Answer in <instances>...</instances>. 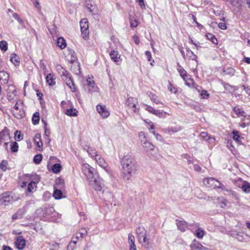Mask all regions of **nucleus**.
<instances>
[{"mask_svg":"<svg viewBox=\"0 0 250 250\" xmlns=\"http://www.w3.org/2000/svg\"><path fill=\"white\" fill-rule=\"evenodd\" d=\"M86 6L87 8V9L89 10L90 12H93L95 8V6L92 5L91 4H90V5H89V4L87 3V4H86Z\"/></svg>","mask_w":250,"mask_h":250,"instance_id":"64","label":"nucleus"},{"mask_svg":"<svg viewBox=\"0 0 250 250\" xmlns=\"http://www.w3.org/2000/svg\"><path fill=\"white\" fill-rule=\"evenodd\" d=\"M0 201L3 205L8 206L13 202L14 199L9 192H5L0 195Z\"/></svg>","mask_w":250,"mask_h":250,"instance_id":"7","label":"nucleus"},{"mask_svg":"<svg viewBox=\"0 0 250 250\" xmlns=\"http://www.w3.org/2000/svg\"><path fill=\"white\" fill-rule=\"evenodd\" d=\"M10 61L15 66L19 65V57L16 54H12L11 55Z\"/></svg>","mask_w":250,"mask_h":250,"instance_id":"32","label":"nucleus"},{"mask_svg":"<svg viewBox=\"0 0 250 250\" xmlns=\"http://www.w3.org/2000/svg\"><path fill=\"white\" fill-rule=\"evenodd\" d=\"M168 88V90L171 93H176L177 92L176 88L173 85H172V84L170 82H169Z\"/></svg>","mask_w":250,"mask_h":250,"instance_id":"53","label":"nucleus"},{"mask_svg":"<svg viewBox=\"0 0 250 250\" xmlns=\"http://www.w3.org/2000/svg\"><path fill=\"white\" fill-rule=\"evenodd\" d=\"M146 110L152 114H154V112H155V109H154L152 107L148 105L146 106Z\"/></svg>","mask_w":250,"mask_h":250,"instance_id":"61","label":"nucleus"},{"mask_svg":"<svg viewBox=\"0 0 250 250\" xmlns=\"http://www.w3.org/2000/svg\"><path fill=\"white\" fill-rule=\"evenodd\" d=\"M137 104L138 100L136 98L129 97L126 101L125 104L129 108L132 109L134 112H136V111L139 109V106Z\"/></svg>","mask_w":250,"mask_h":250,"instance_id":"5","label":"nucleus"},{"mask_svg":"<svg viewBox=\"0 0 250 250\" xmlns=\"http://www.w3.org/2000/svg\"><path fill=\"white\" fill-rule=\"evenodd\" d=\"M200 136L201 138L207 141L212 139L213 140H215L214 138H212L209 136L208 134L206 132H201L200 134Z\"/></svg>","mask_w":250,"mask_h":250,"instance_id":"38","label":"nucleus"},{"mask_svg":"<svg viewBox=\"0 0 250 250\" xmlns=\"http://www.w3.org/2000/svg\"><path fill=\"white\" fill-rule=\"evenodd\" d=\"M34 144L37 146V149L38 150H42V143L41 140V135L40 133H36L34 137Z\"/></svg>","mask_w":250,"mask_h":250,"instance_id":"13","label":"nucleus"},{"mask_svg":"<svg viewBox=\"0 0 250 250\" xmlns=\"http://www.w3.org/2000/svg\"><path fill=\"white\" fill-rule=\"evenodd\" d=\"M111 59L115 62L118 63L121 62V55L118 51L113 50L109 54Z\"/></svg>","mask_w":250,"mask_h":250,"instance_id":"14","label":"nucleus"},{"mask_svg":"<svg viewBox=\"0 0 250 250\" xmlns=\"http://www.w3.org/2000/svg\"><path fill=\"white\" fill-rule=\"evenodd\" d=\"M13 116L18 119H21L25 116V112L23 110H12Z\"/></svg>","mask_w":250,"mask_h":250,"instance_id":"22","label":"nucleus"},{"mask_svg":"<svg viewBox=\"0 0 250 250\" xmlns=\"http://www.w3.org/2000/svg\"><path fill=\"white\" fill-rule=\"evenodd\" d=\"M65 84L70 88L72 92H75L76 90V86L75 85L74 81L72 79V77H71L68 79L63 81Z\"/></svg>","mask_w":250,"mask_h":250,"instance_id":"19","label":"nucleus"},{"mask_svg":"<svg viewBox=\"0 0 250 250\" xmlns=\"http://www.w3.org/2000/svg\"><path fill=\"white\" fill-rule=\"evenodd\" d=\"M232 110L235 113V114L237 115V116L238 117H246L245 111L242 110V109H241L239 108H237L236 107H233L232 108Z\"/></svg>","mask_w":250,"mask_h":250,"instance_id":"29","label":"nucleus"},{"mask_svg":"<svg viewBox=\"0 0 250 250\" xmlns=\"http://www.w3.org/2000/svg\"><path fill=\"white\" fill-rule=\"evenodd\" d=\"M56 69L60 76L66 71L65 68L59 64L56 65Z\"/></svg>","mask_w":250,"mask_h":250,"instance_id":"47","label":"nucleus"},{"mask_svg":"<svg viewBox=\"0 0 250 250\" xmlns=\"http://www.w3.org/2000/svg\"><path fill=\"white\" fill-rule=\"evenodd\" d=\"M203 183L206 187L213 189L223 190L225 188V186L221 182L212 177L204 179Z\"/></svg>","mask_w":250,"mask_h":250,"instance_id":"2","label":"nucleus"},{"mask_svg":"<svg viewBox=\"0 0 250 250\" xmlns=\"http://www.w3.org/2000/svg\"><path fill=\"white\" fill-rule=\"evenodd\" d=\"M142 143L143 147L146 149L147 151H153L154 150V146L152 144L146 141H145L144 142H143Z\"/></svg>","mask_w":250,"mask_h":250,"instance_id":"28","label":"nucleus"},{"mask_svg":"<svg viewBox=\"0 0 250 250\" xmlns=\"http://www.w3.org/2000/svg\"><path fill=\"white\" fill-rule=\"evenodd\" d=\"M62 167L60 164H55L52 166V171L57 173L59 172L61 170Z\"/></svg>","mask_w":250,"mask_h":250,"instance_id":"43","label":"nucleus"},{"mask_svg":"<svg viewBox=\"0 0 250 250\" xmlns=\"http://www.w3.org/2000/svg\"><path fill=\"white\" fill-rule=\"evenodd\" d=\"M19 145L16 142L12 143L11 145V151L13 152H16L18 151Z\"/></svg>","mask_w":250,"mask_h":250,"instance_id":"48","label":"nucleus"},{"mask_svg":"<svg viewBox=\"0 0 250 250\" xmlns=\"http://www.w3.org/2000/svg\"><path fill=\"white\" fill-rule=\"evenodd\" d=\"M75 248V245L74 243H71L70 242L68 245L67 250H73Z\"/></svg>","mask_w":250,"mask_h":250,"instance_id":"63","label":"nucleus"},{"mask_svg":"<svg viewBox=\"0 0 250 250\" xmlns=\"http://www.w3.org/2000/svg\"><path fill=\"white\" fill-rule=\"evenodd\" d=\"M22 211L21 210H19L16 213H14L12 216V220H15L21 218L22 217Z\"/></svg>","mask_w":250,"mask_h":250,"instance_id":"40","label":"nucleus"},{"mask_svg":"<svg viewBox=\"0 0 250 250\" xmlns=\"http://www.w3.org/2000/svg\"><path fill=\"white\" fill-rule=\"evenodd\" d=\"M62 190L54 187L53 197L56 199H60L62 197Z\"/></svg>","mask_w":250,"mask_h":250,"instance_id":"27","label":"nucleus"},{"mask_svg":"<svg viewBox=\"0 0 250 250\" xmlns=\"http://www.w3.org/2000/svg\"><path fill=\"white\" fill-rule=\"evenodd\" d=\"M128 242L129 244H131V245H132L133 243H135V237L131 233L128 234Z\"/></svg>","mask_w":250,"mask_h":250,"instance_id":"51","label":"nucleus"},{"mask_svg":"<svg viewBox=\"0 0 250 250\" xmlns=\"http://www.w3.org/2000/svg\"><path fill=\"white\" fill-rule=\"evenodd\" d=\"M65 187L64 180L61 178L56 179L54 187L59 189H63Z\"/></svg>","mask_w":250,"mask_h":250,"instance_id":"21","label":"nucleus"},{"mask_svg":"<svg viewBox=\"0 0 250 250\" xmlns=\"http://www.w3.org/2000/svg\"><path fill=\"white\" fill-rule=\"evenodd\" d=\"M84 149L86 150L89 155H90L92 158H95V157L99 155L96 149L91 147L86 146Z\"/></svg>","mask_w":250,"mask_h":250,"instance_id":"25","label":"nucleus"},{"mask_svg":"<svg viewBox=\"0 0 250 250\" xmlns=\"http://www.w3.org/2000/svg\"><path fill=\"white\" fill-rule=\"evenodd\" d=\"M81 30L83 38H85L89 34V26L87 19H83L80 22Z\"/></svg>","mask_w":250,"mask_h":250,"instance_id":"4","label":"nucleus"},{"mask_svg":"<svg viewBox=\"0 0 250 250\" xmlns=\"http://www.w3.org/2000/svg\"><path fill=\"white\" fill-rule=\"evenodd\" d=\"M21 131L17 130L15 132V139L17 141H20L22 139V137L21 135Z\"/></svg>","mask_w":250,"mask_h":250,"instance_id":"54","label":"nucleus"},{"mask_svg":"<svg viewBox=\"0 0 250 250\" xmlns=\"http://www.w3.org/2000/svg\"><path fill=\"white\" fill-rule=\"evenodd\" d=\"M71 70L76 75H79L81 73L80 64L78 62L72 63L70 67Z\"/></svg>","mask_w":250,"mask_h":250,"instance_id":"18","label":"nucleus"},{"mask_svg":"<svg viewBox=\"0 0 250 250\" xmlns=\"http://www.w3.org/2000/svg\"><path fill=\"white\" fill-rule=\"evenodd\" d=\"M224 87L226 90H228L230 92H233L236 89L235 86H232L229 83H224Z\"/></svg>","mask_w":250,"mask_h":250,"instance_id":"41","label":"nucleus"},{"mask_svg":"<svg viewBox=\"0 0 250 250\" xmlns=\"http://www.w3.org/2000/svg\"><path fill=\"white\" fill-rule=\"evenodd\" d=\"M40 114L38 112H36L34 113L32 116V123L34 125H38L40 121Z\"/></svg>","mask_w":250,"mask_h":250,"instance_id":"33","label":"nucleus"},{"mask_svg":"<svg viewBox=\"0 0 250 250\" xmlns=\"http://www.w3.org/2000/svg\"><path fill=\"white\" fill-rule=\"evenodd\" d=\"M179 73L183 79L184 81H186V77H188L187 71L184 69L182 70L179 71Z\"/></svg>","mask_w":250,"mask_h":250,"instance_id":"50","label":"nucleus"},{"mask_svg":"<svg viewBox=\"0 0 250 250\" xmlns=\"http://www.w3.org/2000/svg\"><path fill=\"white\" fill-rule=\"evenodd\" d=\"M242 188L244 192L247 193L250 192V184L246 181L244 182L242 186Z\"/></svg>","mask_w":250,"mask_h":250,"instance_id":"37","label":"nucleus"},{"mask_svg":"<svg viewBox=\"0 0 250 250\" xmlns=\"http://www.w3.org/2000/svg\"><path fill=\"white\" fill-rule=\"evenodd\" d=\"M187 54L186 58L191 59L192 60H196L197 57L195 55L193 52L189 48H186Z\"/></svg>","mask_w":250,"mask_h":250,"instance_id":"30","label":"nucleus"},{"mask_svg":"<svg viewBox=\"0 0 250 250\" xmlns=\"http://www.w3.org/2000/svg\"><path fill=\"white\" fill-rule=\"evenodd\" d=\"M223 72L225 73L226 75H229L230 76H232L234 74L235 70L233 68L228 67L226 69H224Z\"/></svg>","mask_w":250,"mask_h":250,"instance_id":"42","label":"nucleus"},{"mask_svg":"<svg viewBox=\"0 0 250 250\" xmlns=\"http://www.w3.org/2000/svg\"><path fill=\"white\" fill-rule=\"evenodd\" d=\"M192 250H208V248L204 247L195 239L193 240L190 245Z\"/></svg>","mask_w":250,"mask_h":250,"instance_id":"12","label":"nucleus"},{"mask_svg":"<svg viewBox=\"0 0 250 250\" xmlns=\"http://www.w3.org/2000/svg\"><path fill=\"white\" fill-rule=\"evenodd\" d=\"M227 1L232 6L236 8H239L241 6L242 2V0H227Z\"/></svg>","mask_w":250,"mask_h":250,"instance_id":"34","label":"nucleus"},{"mask_svg":"<svg viewBox=\"0 0 250 250\" xmlns=\"http://www.w3.org/2000/svg\"><path fill=\"white\" fill-rule=\"evenodd\" d=\"M96 109L98 113L104 118H107L110 115L109 111L107 109L105 105L98 104L96 106Z\"/></svg>","mask_w":250,"mask_h":250,"instance_id":"10","label":"nucleus"},{"mask_svg":"<svg viewBox=\"0 0 250 250\" xmlns=\"http://www.w3.org/2000/svg\"><path fill=\"white\" fill-rule=\"evenodd\" d=\"M218 27L221 29L225 30L227 29V25L224 22H220L218 23Z\"/></svg>","mask_w":250,"mask_h":250,"instance_id":"60","label":"nucleus"},{"mask_svg":"<svg viewBox=\"0 0 250 250\" xmlns=\"http://www.w3.org/2000/svg\"><path fill=\"white\" fill-rule=\"evenodd\" d=\"M42 159V154H37L34 157V162L36 164H39L41 163Z\"/></svg>","mask_w":250,"mask_h":250,"instance_id":"45","label":"nucleus"},{"mask_svg":"<svg viewBox=\"0 0 250 250\" xmlns=\"http://www.w3.org/2000/svg\"><path fill=\"white\" fill-rule=\"evenodd\" d=\"M7 162L6 161H2L0 164V168L3 171L6 170Z\"/></svg>","mask_w":250,"mask_h":250,"instance_id":"58","label":"nucleus"},{"mask_svg":"<svg viewBox=\"0 0 250 250\" xmlns=\"http://www.w3.org/2000/svg\"><path fill=\"white\" fill-rule=\"evenodd\" d=\"M60 76L63 81H64L65 80L71 77V74L67 70Z\"/></svg>","mask_w":250,"mask_h":250,"instance_id":"49","label":"nucleus"},{"mask_svg":"<svg viewBox=\"0 0 250 250\" xmlns=\"http://www.w3.org/2000/svg\"><path fill=\"white\" fill-rule=\"evenodd\" d=\"M10 139V137L9 130L7 128L5 127L0 132V146L1 145L2 143H4L5 141H8Z\"/></svg>","mask_w":250,"mask_h":250,"instance_id":"9","label":"nucleus"},{"mask_svg":"<svg viewBox=\"0 0 250 250\" xmlns=\"http://www.w3.org/2000/svg\"><path fill=\"white\" fill-rule=\"evenodd\" d=\"M206 36L207 39L210 41L213 44H217L218 43L217 40L215 36L211 33H207Z\"/></svg>","mask_w":250,"mask_h":250,"instance_id":"35","label":"nucleus"},{"mask_svg":"<svg viewBox=\"0 0 250 250\" xmlns=\"http://www.w3.org/2000/svg\"><path fill=\"white\" fill-rule=\"evenodd\" d=\"M83 171L89 181L98 176L96 170L87 164L83 165Z\"/></svg>","mask_w":250,"mask_h":250,"instance_id":"3","label":"nucleus"},{"mask_svg":"<svg viewBox=\"0 0 250 250\" xmlns=\"http://www.w3.org/2000/svg\"><path fill=\"white\" fill-rule=\"evenodd\" d=\"M176 221L178 229L182 232H185L187 229H189L190 227H192V224L188 225L185 221L176 220Z\"/></svg>","mask_w":250,"mask_h":250,"instance_id":"8","label":"nucleus"},{"mask_svg":"<svg viewBox=\"0 0 250 250\" xmlns=\"http://www.w3.org/2000/svg\"><path fill=\"white\" fill-rule=\"evenodd\" d=\"M9 80V74L5 71H0V85H4L8 83Z\"/></svg>","mask_w":250,"mask_h":250,"instance_id":"11","label":"nucleus"},{"mask_svg":"<svg viewBox=\"0 0 250 250\" xmlns=\"http://www.w3.org/2000/svg\"><path fill=\"white\" fill-rule=\"evenodd\" d=\"M15 244L18 249L22 250L25 246V240L22 236H18L17 237Z\"/></svg>","mask_w":250,"mask_h":250,"instance_id":"15","label":"nucleus"},{"mask_svg":"<svg viewBox=\"0 0 250 250\" xmlns=\"http://www.w3.org/2000/svg\"><path fill=\"white\" fill-rule=\"evenodd\" d=\"M68 56H70V58H68L69 62L71 63L77 62V58L75 52L72 49H68Z\"/></svg>","mask_w":250,"mask_h":250,"instance_id":"23","label":"nucleus"},{"mask_svg":"<svg viewBox=\"0 0 250 250\" xmlns=\"http://www.w3.org/2000/svg\"><path fill=\"white\" fill-rule=\"evenodd\" d=\"M46 81L50 86L54 85L56 83L54 75L51 73H50L46 76Z\"/></svg>","mask_w":250,"mask_h":250,"instance_id":"26","label":"nucleus"},{"mask_svg":"<svg viewBox=\"0 0 250 250\" xmlns=\"http://www.w3.org/2000/svg\"><path fill=\"white\" fill-rule=\"evenodd\" d=\"M145 55L147 57V60L148 61H150L151 60L152 57H151V52L150 51H146L145 52Z\"/></svg>","mask_w":250,"mask_h":250,"instance_id":"62","label":"nucleus"},{"mask_svg":"<svg viewBox=\"0 0 250 250\" xmlns=\"http://www.w3.org/2000/svg\"><path fill=\"white\" fill-rule=\"evenodd\" d=\"M130 26L132 28L136 27L138 25V22L135 19L134 17H130Z\"/></svg>","mask_w":250,"mask_h":250,"instance_id":"46","label":"nucleus"},{"mask_svg":"<svg viewBox=\"0 0 250 250\" xmlns=\"http://www.w3.org/2000/svg\"><path fill=\"white\" fill-rule=\"evenodd\" d=\"M151 100L156 103V104H162L160 101L157 99V97L154 94H152L150 97Z\"/></svg>","mask_w":250,"mask_h":250,"instance_id":"52","label":"nucleus"},{"mask_svg":"<svg viewBox=\"0 0 250 250\" xmlns=\"http://www.w3.org/2000/svg\"><path fill=\"white\" fill-rule=\"evenodd\" d=\"M232 134H233V139L236 141V142H238L239 140V138H240V136L239 135V133L237 131H233L232 132Z\"/></svg>","mask_w":250,"mask_h":250,"instance_id":"55","label":"nucleus"},{"mask_svg":"<svg viewBox=\"0 0 250 250\" xmlns=\"http://www.w3.org/2000/svg\"><path fill=\"white\" fill-rule=\"evenodd\" d=\"M200 95L203 99H207L209 96V94L206 90H202Z\"/></svg>","mask_w":250,"mask_h":250,"instance_id":"59","label":"nucleus"},{"mask_svg":"<svg viewBox=\"0 0 250 250\" xmlns=\"http://www.w3.org/2000/svg\"><path fill=\"white\" fill-rule=\"evenodd\" d=\"M57 43V45L61 49L64 48L66 46L65 40L62 37H60L58 39Z\"/></svg>","mask_w":250,"mask_h":250,"instance_id":"31","label":"nucleus"},{"mask_svg":"<svg viewBox=\"0 0 250 250\" xmlns=\"http://www.w3.org/2000/svg\"><path fill=\"white\" fill-rule=\"evenodd\" d=\"M136 232L138 235V241L141 242L142 237L147 234V231L143 226L138 227L136 230Z\"/></svg>","mask_w":250,"mask_h":250,"instance_id":"16","label":"nucleus"},{"mask_svg":"<svg viewBox=\"0 0 250 250\" xmlns=\"http://www.w3.org/2000/svg\"><path fill=\"white\" fill-rule=\"evenodd\" d=\"M90 185L97 191H101L102 190L103 186L102 183V179L98 176L90 180L89 181Z\"/></svg>","mask_w":250,"mask_h":250,"instance_id":"6","label":"nucleus"},{"mask_svg":"<svg viewBox=\"0 0 250 250\" xmlns=\"http://www.w3.org/2000/svg\"><path fill=\"white\" fill-rule=\"evenodd\" d=\"M181 130V127L180 126L174 127H169L167 130L169 132H176L179 130Z\"/></svg>","mask_w":250,"mask_h":250,"instance_id":"56","label":"nucleus"},{"mask_svg":"<svg viewBox=\"0 0 250 250\" xmlns=\"http://www.w3.org/2000/svg\"><path fill=\"white\" fill-rule=\"evenodd\" d=\"M78 111L76 108H70L64 110V113L66 115L70 117H76L78 115Z\"/></svg>","mask_w":250,"mask_h":250,"instance_id":"20","label":"nucleus"},{"mask_svg":"<svg viewBox=\"0 0 250 250\" xmlns=\"http://www.w3.org/2000/svg\"><path fill=\"white\" fill-rule=\"evenodd\" d=\"M122 166L123 178L124 181H127L131 180L138 169L135 160L129 154L124 155L120 161Z\"/></svg>","mask_w":250,"mask_h":250,"instance_id":"1","label":"nucleus"},{"mask_svg":"<svg viewBox=\"0 0 250 250\" xmlns=\"http://www.w3.org/2000/svg\"><path fill=\"white\" fill-rule=\"evenodd\" d=\"M0 48L4 52L7 50L8 44L6 41H2L0 42Z\"/></svg>","mask_w":250,"mask_h":250,"instance_id":"39","label":"nucleus"},{"mask_svg":"<svg viewBox=\"0 0 250 250\" xmlns=\"http://www.w3.org/2000/svg\"><path fill=\"white\" fill-rule=\"evenodd\" d=\"M192 227L197 228L195 231V235L198 238H202L205 234V231L202 229L199 228V224L198 223L192 224Z\"/></svg>","mask_w":250,"mask_h":250,"instance_id":"17","label":"nucleus"},{"mask_svg":"<svg viewBox=\"0 0 250 250\" xmlns=\"http://www.w3.org/2000/svg\"><path fill=\"white\" fill-rule=\"evenodd\" d=\"M151 133H152L155 136V137H156V139L157 140L160 141H162L163 140V138H162V136L160 134L156 133L155 132V131H151Z\"/></svg>","mask_w":250,"mask_h":250,"instance_id":"57","label":"nucleus"},{"mask_svg":"<svg viewBox=\"0 0 250 250\" xmlns=\"http://www.w3.org/2000/svg\"><path fill=\"white\" fill-rule=\"evenodd\" d=\"M36 182L32 181V182H30L29 183V184L28 185V187H27V191H28V192H31L34 190H35L36 189Z\"/></svg>","mask_w":250,"mask_h":250,"instance_id":"36","label":"nucleus"},{"mask_svg":"<svg viewBox=\"0 0 250 250\" xmlns=\"http://www.w3.org/2000/svg\"><path fill=\"white\" fill-rule=\"evenodd\" d=\"M95 160L98 165L102 167L105 168L107 166V165L105 163L104 160L102 158L100 155H99L97 157H95Z\"/></svg>","mask_w":250,"mask_h":250,"instance_id":"24","label":"nucleus"},{"mask_svg":"<svg viewBox=\"0 0 250 250\" xmlns=\"http://www.w3.org/2000/svg\"><path fill=\"white\" fill-rule=\"evenodd\" d=\"M144 243V246H148L149 244V239L147 238V234H146L144 235L143 237H142L141 242Z\"/></svg>","mask_w":250,"mask_h":250,"instance_id":"44","label":"nucleus"}]
</instances>
